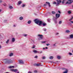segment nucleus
I'll return each mask as SVG.
<instances>
[{
	"instance_id": "obj_56",
	"label": "nucleus",
	"mask_w": 73,
	"mask_h": 73,
	"mask_svg": "<svg viewBox=\"0 0 73 73\" xmlns=\"http://www.w3.org/2000/svg\"><path fill=\"white\" fill-rule=\"evenodd\" d=\"M5 21H7V20H5L4 21V22H5Z\"/></svg>"
},
{
	"instance_id": "obj_6",
	"label": "nucleus",
	"mask_w": 73,
	"mask_h": 73,
	"mask_svg": "<svg viewBox=\"0 0 73 73\" xmlns=\"http://www.w3.org/2000/svg\"><path fill=\"white\" fill-rule=\"evenodd\" d=\"M60 16V15L59 14H56V19H57Z\"/></svg>"
},
{
	"instance_id": "obj_41",
	"label": "nucleus",
	"mask_w": 73,
	"mask_h": 73,
	"mask_svg": "<svg viewBox=\"0 0 73 73\" xmlns=\"http://www.w3.org/2000/svg\"><path fill=\"white\" fill-rule=\"evenodd\" d=\"M27 34L24 35V36H25V37H27Z\"/></svg>"
},
{
	"instance_id": "obj_24",
	"label": "nucleus",
	"mask_w": 73,
	"mask_h": 73,
	"mask_svg": "<svg viewBox=\"0 0 73 73\" xmlns=\"http://www.w3.org/2000/svg\"><path fill=\"white\" fill-rule=\"evenodd\" d=\"M50 59H53V57L51 56L49 57Z\"/></svg>"
},
{
	"instance_id": "obj_29",
	"label": "nucleus",
	"mask_w": 73,
	"mask_h": 73,
	"mask_svg": "<svg viewBox=\"0 0 73 73\" xmlns=\"http://www.w3.org/2000/svg\"><path fill=\"white\" fill-rule=\"evenodd\" d=\"M47 21H48V22L50 23V19H47Z\"/></svg>"
},
{
	"instance_id": "obj_21",
	"label": "nucleus",
	"mask_w": 73,
	"mask_h": 73,
	"mask_svg": "<svg viewBox=\"0 0 73 73\" xmlns=\"http://www.w3.org/2000/svg\"><path fill=\"white\" fill-rule=\"evenodd\" d=\"M52 14H56V12L54 11H52Z\"/></svg>"
},
{
	"instance_id": "obj_60",
	"label": "nucleus",
	"mask_w": 73,
	"mask_h": 73,
	"mask_svg": "<svg viewBox=\"0 0 73 73\" xmlns=\"http://www.w3.org/2000/svg\"><path fill=\"white\" fill-rule=\"evenodd\" d=\"M43 49H45V48H43Z\"/></svg>"
},
{
	"instance_id": "obj_57",
	"label": "nucleus",
	"mask_w": 73,
	"mask_h": 73,
	"mask_svg": "<svg viewBox=\"0 0 73 73\" xmlns=\"http://www.w3.org/2000/svg\"><path fill=\"white\" fill-rule=\"evenodd\" d=\"M56 35H58V33H57L56 34Z\"/></svg>"
},
{
	"instance_id": "obj_4",
	"label": "nucleus",
	"mask_w": 73,
	"mask_h": 73,
	"mask_svg": "<svg viewBox=\"0 0 73 73\" xmlns=\"http://www.w3.org/2000/svg\"><path fill=\"white\" fill-rule=\"evenodd\" d=\"M70 1H68L66 2V4H70L71 3H72L73 2V0H68Z\"/></svg>"
},
{
	"instance_id": "obj_44",
	"label": "nucleus",
	"mask_w": 73,
	"mask_h": 73,
	"mask_svg": "<svg viewBox=\"0 0 73 73\" xmlns=\"http://www.w3.org/2000/svg\"><path fill=\"white\" fill-rule=\"evenodd\" d=\"M38 57V56H35V58H37Z\"/></svg>"
},
{
	"instance_id": "obj_25",
	"label": "nucleus",
	"mask_w": 73,
	"mask_h": 73,
	"mask_svg": "<svg viewBox=\"0 0 73 73\" xmlns=\"http://www.w3.org/2000/svg\"><path fill=\"white\" fill-rule=\"evenodd\" d=\"M9 8L10 9H13V7L12 6H10L9 7Z\"/></svg>"
},
{
	"instance_id": "obj_26",
	"label": "nucleus",
	"mask_w": 73,
	"mask_h": 73,
	"mask_svg": "<svg viewBox=\"0 0 73 73\" xmlns=\"http://www.w3.org/2000/svg\"><path fill=\"white\" fill-rule=\"evenodd\" d=\"M66 71H65L63 73H68V70H65Z\"/></svg>"
},
{
	"instance_id": "obj_43",
	"label": "nucleus",
	"mask_w": 73,
	"mask_h": 73,
	"mask_svg": "<svg viewBox=\"0 0 73 73\" xmlns=\"http://www.w3.org/2000/svg\"><path fill=\"white\" fill-rule=\"evenodd\" d=\"M69 54L70 55H72V54L71 53H69Z\"/></svg>"
},
{
	"instance_id": "obj_12",
	"label": "nucleus",
	"mask_w": 73,
	"mask_h": 73,
	"mask_svg": "<svg viewBox=\"0 0 73 73\" xmlns=\"http://www.w3.org/2000/svg\"><path fill=\"white\" fill-rule=\"evenodd\" d=\"M70 38H73V35H70Z\"/></svg>"
},
{
	"instance_id": "obj_42",
	"label": "nucleus",
	"mask_w": 73,
	"mask_h": 73,
	"mask_svg": "<svg viewBox=\"0 0 73 73\" xmlns=\"http://www.w3.org/2000/svg\"><path fill=\"white\" fill-rule=\"evenodd\" d=\"M3 1L2 0H0V3H2Z\"/></svg>"
},
{
	"instance_id": "obj_36",
	"label": "nucleus",
	"mask_w": 73,
	"mask_h": 73,
	"mask_svg": "<svg viewBox=\"0 0 73 73\" xmlns=\"http://www.w3.org/2000/svg\"><path fill=\"white\" fill-rule=\"evenodd\" d=\"M46 4H48V5L49 4H50V3L49 2H46Z\"/></svg>"
},
{
	"instance_id": "obj_37",
	"label": "nucleus",
	"mask_w": 73,
	"mask_h": 73,
	"mask_svg": "<svg viewBox=\"0 0 73 73\" xmlns=\"http://www.w3.org/2000/svg\"><path fill=\"white\" fill-rule=\"evenodd\" d=\"M45 42H46L45 41H42L41 42V43H45Z\"/></svg>"
},
{
	"instance_id": "obj_49",
	"label": "nucleus",
	"mask_w": 73,
	"mask_h": 73,
	"mask_svg": "<svg viewBox=\"0 0 73 73\" xmlns=\"http://www.w3.org/2000/svg\"><path fill=\"white\" fill-rule=\"evenodd\" d=\"M53 46H56V44H54L53 45Z\"/></svg>"
},
{
	"instance_id": "obj_35",
	"label": "nucleus",
	"mask_w": 73,
	"mask_h": 73,
	"mask_svg": "<svg viewBox=\"0 0 73 73\" xmlns=\"http://www.w3.org/2000/svg\"><path fill=\"white\" fill-rule=\"evenodd\" d=\"M53 4H56V2H54L53 3Z\"/></svg>"
},
{
	"instance_id": "obj_27",
	"label": "nucleus",
	"mask_w": 73,
	"mask_h": 73,
	"mask_svg": "<svg viewBox=\"0 0 73 73\" xmlns=\"http://www.w3.org/2000/svg\"><path fill=\"white\" fill-rule=\"evenodd\" d=\"M73 17H72L71 19H69V21H71V20H73Z\"/></svg>"
},
{
	"instance_id": "obj_51",
	"label": "nucleus",
	"mask_w": 73,
	"mask_h": 73,
	"mask_svg": "<svg viewBox=\"0 0 73 73\" xmlns=\"http://www.w3.org/2000/svg\"><path fill=\"white\" fill-rule=\"evenodd\" d=\"M44 31H46V29H44Z\"/></svg>"
},
{
	"instance_id": "obj_53",
	"label": "nucleus",
	"mask_w": 73,
	"mask_h": 73,
	"mask_svg": "<svg viewBox=\"0 0 73 73\" xmlns=\"http://www.w3.org/2000/svg\"><path fill=\"white\" fill-rule=\"evenodd\" d=\"M45 48L46 49H48V47H46Z\"/></svg>"
},
{
	"instance_id": "obj_62",
	"label": "nucleus",
	"mask_w": 73,
	"mask_h": 73,
	"mask_svg": "<svg viewBox=\"0 0 73 73\" xmlns=\"http://www.w3.org/2000/svg\"><path fill=\"white\" fill-rule=\"evenodd\" d=\"M4 5V6H5V5Z\"/></svg>"
},
{
	"instance_id": "obj_39",
	"label": "nucleus",
	"mask_w": 73,
	"mask_h": 73,
	"mask_svg": "<svg viewBox=\"0 0 73 73\" xmlns=\"http://www.w3.org/2000/svg\"><path fill=\"white\" fill-rule=\"evenodd\" d=\"M34 72L35 73H37V71L36 70H35L34 71Z\"/></svg>"
},
{
	"instance_id": "obj_10",
	"label": "nucleus",
	"mask_w": 73,
	"mask_h": 73,
	"mask_svg": "<svg viewBox=\"0 0 73 73\" xmlns=\"http://www.w3.org/2000/svg\"><path fill=\"white\" fill-rule=\"evenodd\" d=\"M12 62H13V61L11 59H9V64L12 63Z\"/></svg>"
},
{
	"instance_id": "obj_30",
	"label": "nucleus",
	"mask_w": 73,
	"mask_h": 73,
	"mask_svg": "<svg viewBox=\"0 0 73 73\" xmlns=\"http://www.w3.org/2000/svg\"><path fill=\"white\" fill-rule=\"evenodd\" d=\"M68 13H69V14H70L72 13V12H71V11H69L68 12Z\"/></svg>"
},
{
	"instance_id": "obj_23",
	"label": "nucleus",
	"mask_w": 73,
	"mask_h": 73,
	"mask_svg": "<svg viewBox=\"0 0 73 73\" xmlns=\"http://www.w3.org/2000/svg\"><path fill=\"white\" fill-rule=\"evenodd\" d=\"M36 47V46L35 45H33V47H32V48H33V49H34Z\"/></svg>"
},
{
	"instance_id": "obj_7",
	"label": "nucleus",
	"mask_w": 73,
	"mask_h": 73,
	"mask_svg": "<svg viewBox=\"0 0 73 73\" xmlns=\"http://www.w3.org/2000/svg\"><path fill=\"white\" fill-rule=\"evenodd\" d=\"M11 71H12V72H16L18 70L17 69H11Z\"/></svg>"
},
{
	"instance_id": "obj_28",
	"label": "nucleus",
	"mask_w": 73,
	"mask_h": 73,
	"mask_svg": "<svg viewBox=\"0 0 73 73\" xmlns=\"http://www.w3.org/2000/svg\"><path fill=\"white\" fill-rule=\"evenodd\" d=\"M31 21H28V23L29 24H31Z\"/></svg>"
},
{
	"instance_id": "obj_64",
	"label": "nucleus",
	"mask_w": 73,
	"mask_h": 73,
	"mask_svg": "<svg viewBox=\"0 0 73 73\" xmlns=\"http://www.w3.org/2000/svg\"><path fill=\"white\" fill-rule=\"evenodd\" d=\"M72 52H73V50L72 51Z\"/></svg>"
},
{
	"instance_id": "obj_55",
	"label": "nucleus",
	"mask_w": 73,
	"mask_h": 73,
	"mask_svg": "<svg viewBox=\"0 0 73 73\" xmlns=\"http://www.w3.org/2000/svg\"><path fill=\"white\" fill-rule=\"evenodd\" d=\"M29 73H31V71H29Z\"/></svg>"
},
{
	"instance_id": "obj_40",
	"label": "nucleus",
	"mask_w": 73,
	"mask_h": 73,
	"mask_svg": "<svg viewBox=\"0 0 73 73\" xmlns=\"http://www.w3.org/2000/svg\"><path fill=\"white\" fill-rule=\"evenodd\" d=\"M47 46H49V45H50V44H46Z\"/></svg>"
},
{
	"instance_id": "obj_32",
	"label": "nucleus",
	"mask_w": 73,
	"mask_h": 73,
	"mask_svg": "<svg viewBox=\"0 0 73 73\" xmlns=\"http://www.w3.org/2000/svg\"><path fill=\"white\" fill-rule=\"evenodd\" d=\"M25 5L23 4L22 5V7H25Z\"/></svg>"
},
{
	"instance_id": "obj_38",
	"label": "nucleus",
	"mask_w": 73,
	"mask_h": 73,
	"mask_svg": "<svg viewBox=\"0 0 73 73\" xmlns=\"http://www.w3.org/2000/svg\"><path fill=\"white\" fill-rule=\"evenodd\" d=\"M64 1H65V0H63V1L62 2V4H64Z\"/></svg>"
},
{
	"instance_id": "obj_14",
	"label": "nucleus",
	"mask_w": 73,
	"mask_h": 73,
	"mask_svg": "<svg viewBox=\"0 0 73 73\" xmlns=\"http://www.w3.org/2000/svg\"><path fill=\"white\" fill-rule=\"evenodd\" d=\"M12 41L13 42H15V39L14 38H12Z\"/></svg>"
},
{
	"instance_id": "obj_16",
	"label": "nucleus",
	"mask_w": 73,
	"mask_h": 73,
	"mask_svg": "<svg viewBox=\"0 0 73 73\" xmlns=\"http://www.w3.org/2000/svg\"><path fill=\"white\" fill-rule=\"evenodd\" d=\"M14 68V66H9V68Z\"/></svg>"
},
{
	"instance_id": "obj_58",
	"label": "nucleus",
	"mask_w": 73,
	"mask_h": 73,
	"mask_svg": "<svg viewBox=\"0 0 73 73\" xmlns=\"http://www.w3.org/2000/svg\"><path fill=\"white\" fill-rule=\"evenodd\" d=\"M1 10L0 9V12H1Z\"/></svg>"
},
{
	"instance_id": "obj_22",
	"label": "nucleus",
	"mask_w": 73,
	"mask_h": 73,
	"mask_svg": "<svg viewBox=\"0 0 73 73\" xmlns=\"http://www.w3.org/2000/svg\"><path fill=\"white\" fill-rule=\"evenodd\" d=\"M62 70H67L66 68H62Z\"/></svg>"
},
{
	"instance_id": "obj_47",
	"label": "nucleus",
	"mask_w": 73,
	"mask_h": 73,
	"mask_svg": "<svg viewBox=\"0 0 73 73\" xmlns=\"http://www.w3.org/2000/svg\"><path fill=\"white\" fill-rule=\"evenodd\" d=\"M70 22L71 23H73V21H70Z\"/></svg>"
},
{
	"instance_id": "obj_63",
	"label": "nucleus",
	"mask_w": 73,
	"mask_h": 73,
	"mask_svg": "<svg viewBox=\"0 0 73 73\" xmlns=\"http://www.w3.org/2000/svg\"><path fill=\"white\" fill-rule=\"evenodd\" d=\"M33 42H34V40H33Z\"/></svg>"
},
{
	"instance_id": "obj_46",
	"label": "nucleus",
	"mask_w": 73,
	"mask_h": 73,
	"mask_svg": "<svg viewBox=\"0 0 73 73\" xmlns=\"http://www.w3.org/2000/svg\"><path fill=\"white\" fill-rule=\"evenodd\" d=\"M58 12H59V13H61V12H60V11H58Z\"/></svg>"
},
{
	"instance_id": "obj_61",
	"label": "nucleus",
	"mask_w": 73,
	"mask_h": 73,
	"mask_svg": "<svg viewBox=\"0 0 73 73\" xmlns=\"http://www.w3.org/2000/svg\"><path fill=\"white\" fill-rule=\"evenodd\" d=\"M17 73H19V72H17Z\"/></svg>"
},
{
	"instance_id": "obj_8",
	"label": "nucleus",
	"mask_w": 73,
	"mask_h": 73,
	"mask_svg": "<svg viewBox=\"0 0 73 73\" xmlns=\"http://www.w3.org/2000/svg\"><path fill=\"white\" fill-rule=\"evenodd\" d=\"M34 66H41V65H40V64H36V65H35L34 64Z\"/></svg>"
},
{
	"instance_id": "obj_54",
	"label": "nucleus",
	"mask_w": 73,
	"mask_h": 73,
	"mask_svg": "<svg viewBox=\"0 0 73 73\" xmlns=\"http://www.w3.org/2000/svg\"><path fill=\"white\" fill-rule=\"evenodd\" d=\"M42 51H41V52H40V53H42Z\"/></svg>"
},
{
	"instance_id": "obj_19",
	"label": "nucleus",
	"mask_w": 73,
	"mask_h": 73,
	"mask_svg": "<svg viewBox=\"0 0 73 73\" xmlns=\"http://www.w3.org/2000/svg\"><path fill=\"white\" fill-rule=\"evenodd\" d=\"M23 17H20L19 18V19L20 20H23Z\"/></svg>"
},
{
	"instance_id": "obj_45",
	"label": "nucleus",
	"mask_w": 73,
	"mask_h": 73,
	"mask_svg": "<svg viewBox=\"0 0 73 73\" xmlns=\"http://www.w3.org/2000/svg\"><path fill=\"white\" fill-rule=\"evenodd\" d=\"M44 6H46V4H44Z\"/></svg>"
},
{
	"instance_id": "obj_13",
	"label": "nucleus",
	"mask_w": 73,
	"mask_h": 73,
	"mask_svg": "<svg viewBox=\"0 0 73 73\" xmlns=\"http://www.w3.org/2000/svg\"><path fill=\"white\" fill-rule=\"evenodd\" d=\"M66 33H70V31L69 30H67L66 31Z\"/></svg>"
},
{
	"instance_id": "obj_33",
	"label": "nucleus",
	"mask_w": 73,
	"mask_h": 73,
	"mask_svg": "<svg viewBox=\"0 0 73 73\" xmlns=\"http://www.w3.org/2000/svg\"><path fill=\"white\" fill-rule=\"evenodd\" d=\"M9 40H7L6 42V43L7 44H8V42H9Z\"/></svg>"
},
{
	"instance_id": "obj_15",
	"label": "nucleus",
	"mask_w": 73,
	"mask_h": 73,
	"mask_svg": "<svg viewBox=\"0 0 73 73\" xmlns=\"http://www.w3.org/2000/svg\"><path fill=\"white\" fill-rule=\"evenodd\" d=\"M42 25L43 26V27H44V26H46V23H43L42 24Z\"/></svg>"
},
{
	"instance_id": "obj_20",
	"label": "nucleus",
	"mask_w": 73,
	"mask_h": 73,
	"mask_svg": "<svg viewBox=\"0 0 73 73\" xmlns=\"http://www.w3.org/2000/svg\"><path fill=\"white\" fill-rule=\"evenodd\" d=\"M58 59L59 60L60 59V58H61V56H58L57 57Z\"/></svg>"
},
{
	"instance_id": "obj_17",
	"label": "nucleus",
	"mask_w": 73,
	"mask_h": 73,
	"mask_svg": "<svg viewBox=\"0 0 73 73\" xmlns=\"http://www.w3.org/2000/svg\"><path fill=\"white\" fill-rule=\"evenodd\" d=\"M22 3V2L21 1H19L18 2V4H21Z\"/></svg>"
},
{
	"instance_id": "obj_2",
	"label": "nucleus",
	"mask_w": 73,
	"mask_h": 73,
	"mask_svg": "<svg viewBox=\"0 0 73 73\" xmlns=\"http://www.w3.org/2000/svg\"><path fill=\"white\" fill-rule=\"evenodd\" d=\"M38 36L39 37V38H38V40H42L43 38V35L39 34L38 35Z\"/></svg>"
},
{
	"instance_id": "obj_31",
	"label": "nucleus",
	"mask_w": 73,
	"mask_h": 73,
	"mask_svg": "<svg viewBox=\"0 0 73 73\" xmlns=\"http://www.w3.org/2000/svg\"><path fill=\"white\" fill-rule=\"evenodd\" d=\"M61 23H62V21H59V24H61Z\"/></svg>"
},
{
	"instance_id": "obj_1",
	"label": "nucleus",
	"mask_w": 73,
	"mask_h": 73,
	"mask_svg": "<svg viewBox=\"0 0 73 73\" xmlns=\"http://www.w3.org/2000/svg\"><path fill=\"white\" fill-rule=\"evenodd\" d=\"M34 21H35V23L36 24H38V25L39 26H41L42 24V21H40L37 19L35 20Z\"/></svg>"
},
{
	"instance_id": "obj_18",
	"label": "nucleus",
	"mask_w": 73,
	"mask_h": 73,
	"mask_svg": "<svg viewBox=\"0 0 73 73\" xmlns=\"http://www.w3.org/2000/svg\"><path fill=\"white\" fill-rule=\"evenodd\" d=\"M13 53H11L9 55V56L10 57H11V56H13Z\"/></svg>"
},
{
	"instance_id": "obj_5",
	"label": "nucleus",
	"mask_w": 73,
	"mask_h": 73,
	"mask_svg": "<svg viewBox=\"0 0 73 73\" xmlns=\"http://www.w3.org/2000/svg\"><path fill=\"white\" fill-rule=\"evenodd\" d=\"M19 61L20 64H24V62L23 60H19Z\"/></svg>"
},
{
	"instance_id": "obj_34",
	"label": "nucleus",
	"mask_w": 73,
	"mask_h": 73,
	"mask_svg": "<svg viewBox=\"0 0 73 73\" xmlns=\"http://www.w3.org/2000/svg\"><path fill=\"white\" fill-rule=\"evenodd\" d=\"M45 58H46L45 57V56H42V59L44 60V59H45Z\"/></svg>"
},
{
	"instance_id": "obj_48",
	"label": "nucleus",
	"mask_w": 73,
	"mask_h": 73,
	"mask_svg": "<svg viewBox=\"0 0 73 73\" xmlns=\"http://www.w3.org/2000/svg\"><path fill=\"white\" fill-rule=\"evenodd\" d=\"M48 5L49 6V7H50V4H48Z\"/></svg>"
},
{
	"instance_id": "obj_50",
	"label": "nucleus",
	"mask_w": 73,
	"mask_h": 73,
	"mask_svg": "<svg viewBox=\"0 0 73 73\" xmlns=\"http://www.w3.org/2000/svg\"><path fill=\"white\" fill-rule=\"evenodd\" d=\"M50 62H51V63H52L53 62V61H50Z\"/></svg>"
},
{
	"instance_id": "obj_59",
	"label": "nucleus",
	"mask_w": 73,
	"mask_h": 73,
	"mask_svg": "<svg viewBox=\"0 0 73 73\" xmlns=\"http://www.w3.org/2000/svg\"><path fill=\"white\" fill-rule=\"evenodd\" d=\"M14 27H16V25H14Z\"/></svg>"
},
{
	"instance_id": "obj_9",
	"label": "nucleus",
	"mask_w": 73,
	"mask_h": 73,
	"mask_svg": "<svg viewBox=\"0 0 73 73\" xmlns=\"http://www.w3.org/2000/svg\"><path fill=\"white\" fill-rule=\"evenodd\" d=\"M61 3V1L60 0L57 1V4L58 5L60 4Z\"/></svg>"
},
{
	"instance_id": "obj_11",
	"label": "nucleus",
	"mask_w": 73,
	"mask_h": 73,
	"mask_svg": "<svg viewBox=\"0 0 73 73\" xmlns=\"http://www.w3.org/2000/svg\"><path fill=\"white\" fill-rule=\"evenodd\" d=\"M33 52L35 53H39V52L38 51L36 50H33Z\"/></svg>"
},
{
	"instance_id": "obj_3",
	"label": "nucleus",
	"mask_w": 73,
	"mask_h": 73,
	"mask_svg": "<svg viewBox=\"0 0 73 73\" xmlns=\"http://www.w3.org/2000/svg\"><path fill=\"white\" fill-rule=\"evenodd\" d=\"M4 60L5 64H9V59H5Z\"/></svg>"
},
{
	"instance_id": "obj_52",
	"label": "nucleus",
	"mask_w": 73,
	"mask_h": 73,
	"mask_svg": "<svg viewBox=\"0 0 73 73\" xmlns=\"http://www.w3.org/2000/svg\"><path fill=\"white\" fill-rule=\"evenodd\" d=\"M1 45H0V49H1Z\"/></svg>"
}]
</instances>
